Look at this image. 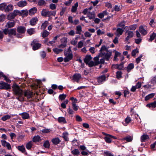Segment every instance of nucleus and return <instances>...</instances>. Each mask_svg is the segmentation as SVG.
Returning <instances> with one entry per match:
<instances>
[{
  "mask_svg": "<svg viewBox=\"0 0 156 156\" xmlns=\"http://www.w3.org/2000/svg\"><path fill=\"white\" fill-rule=\"evenodd\" d=\"M48 21H45L44 22V23H43L41 25V29H43L44 30L45 29L47 26L48 25Z\"/></svg>",
  "mask_w": 156,
  "mask_h": 156,
  "instance_id": "nucleus-44",
  "label": "nucleus"
},
{
  "mask_svg": "<svg viewBox=\"0 0 156 156\" xmlns=\"http://www.w3.org/2000/svg\"><path fill=\"white\" fill-rule=\"evenodd\" d=\"M16 30L14 29H10L9 30V35H16Z\"/></svg>",
  "mask_w": 156,
  "mask_h": 156,
  "instance_id": "nucleus-40",
  "label": "nucleus"
},
{
  "mask_svg": "<svg viewBox=\"0 0 156 156\" xmlns=\"http://www.w3.org/2000/svg\"><path fill=\"white\" fill-rule=\"evenodd\" d=\"M49 7L52 10H54L56 9L55 5L53 3H51Z\"/></svg>",
  "mask_w": 156,
  "mask_h": 156,
  "instance_id": "nucleus-64",
  "label": "nucleus"
},
{
  "mask_svg": "<svg viewBox=\"0 0 156 156\" xmlns=\"http://www.w3.org/2000/svg\"><path fill=\"white\" fill-rule=\"evenodd\" d=\"M15 17V16L12 12H11L7 16V18L9 20H10L14 18Z\"/></svg>",
  "mask_w": 156,
  "mask_h": 156,
  "instance_id": "nucleus-49",
  "label": "nucleus"
},
{
  "mask_svg": "<svg viewBox=\"0 0 156 156\" xmlns=\"http://www.w3.org/2000/svg\"><path fill=\"white\" fill-rule=\"evenodd\" d=\"M72 108L74 111H77L79 108V107L76 105V104L72 105Z\"/></svg>",
  "mask_w": 156,
  "mask_h": 156,
  "instance_id": "nucleus-57",
  "label": "nucleus"
},
{
  "mask_svg": "<svg viewBox=\"0 0 156 156\" xmlns=\"http://www.w3.org/2000/svg\"><path fill=\"white\" fill-rule=\"evenodd\" d=\"M112 54L111 51L105 52H102L99 54V57H103L106 60L108 61Z\"/></svg>",
  "mask_w": 156,
  "mask_h": 156,
  "instance_id": "nucleus-2",
  "label": "nucleus"
},
{
  "mask_svg": "<svg viewBox=\"0 0 156 156\" xmlns=\"http://www.w3.org/2000/svg\"><path fill=\"white\" fill-rule=\"evenodd\" d=\"M155 94V93H152L146 96L145 98V100L147 101L150 99L152 98L154 96Z\"/></svg>",
  "mask_w": 156,
  "mask_h": 156,
  "instance_id": "nucleus-32",
  "label": "nucleus"
},
{
  "mask_svg": "<svg viewBox=\"0 0 156 156\" xmlns=\"http://www.w3.org/2000/svg\"><path fill=\"white\" fill-rule=\"evenodd\" d=\"M38 41L37 39H34L31 43L32 46V48L33 50H36L39 49L41 46V44L38 43Z\"/></svg>",
  "mask_w": 156,
  "mask_h": 156,
  "instance_id": "nucleus-4",
  "label": "nucleus"
},
{
  "mask_svg": "<svg viewBox=\"0 0 156 156\" xmlns=\"http://www.w3.org/2000/svg\"><path fill=\"white\" fill-rule=\"evenodd\" d=\"M65 55H66V57L63 58L64 62H68V51H65Z\"/></svg>",
  "mask_w": 156,
  "mask_h": 156,
  "instance_id": "nucleus-36",
  "label": "nucleus"
},
{
  "mask_svg": "<svg viewBox=\"0 0 156 156\" xmlns=\"http://www.w3.org/2000/svg\"><path fill=\"white\" fill-rule=\"evenodd\" d=\"M15 23L14 21L9 22L7 23L6 27L8 28L13 27L15 25Z\"/></svg>",
  "mask_w": 156,
  "mask_h": 156,
  "instance_id": "nucleus-28",
  "label": "nucleus"
},
{
  "mask_svg": "<svg viewBox=\"0 0 156 156\" xmlns=\"http://www.w3.org/2000/svg\"><path fill=\"white\" fill-rule=\"evenodd\" d=\"M24 96L28 98H30L33 96V93L30 90H26L24 92Z\"/></svg>",
  "mask_w": 156,
  "mask_h": 156,
  "instance_id": "nucleus-9",
  "label": "nucleus"
},
{
  "mask_svg": "<svg viewBox=\"0 0 156 156\" xmlns=\"http://www.w3.org/2000/svg\"><path fill=\"white\" fill-rule=\"evenodd\" d=\"M121 53L117 51H115V55L114 57L113 60L115 61H118V59L117 58L118 57H120L121 56Z\"/></svg>",
  "mask_w": 156,
  "mask_h": 156,
  "instance_id": "nucleus-26",
  "label": "nucleus"
},
{
  "mask_svg": "<svg viewBox=\"0 0 156 156\" xmlns=\"http://www.w3.org/2000/svg\"><path fill=\"white\" fill-rule=\"evenodd\" d=\"M37 11V9L36 7H34L30 9L29 12V14L30 15H34Z\"/></svg>",
  "mask_w": 156,
  "mask_h": 156,
  "instance_id": "nucleus-22",
  "label": "nucleus"
},
{
  "mask_svg": "<svg viewBox=\"0 0 156 156\" xmlns=\"http://www.w3.org/2000/svg\"><path fill=\"white\" fill-rule=\"evenodd\" d=\"M151 83L154 85L156 83V75L154 76L152 78L151 80Z\"/></svg>",
  "mask_w": 156,
  "mask_h": 156,
  "instance_id": "nucleus-58",
  "label": "nucleus"
},
{
  "mask_svg": "<svg viewBox=\"0 0 156 156\" xmlns=\"http://www.w3.org/2000/svg\"><path fill=\"white\" fill-rule=\"evenodd\" d=\"M13 6L11 5H9L7 6L5 8V12L11 11L13 9Z\"/></svg>",
  "mask_w": 156,
  "mask_h": 156,
  "instance_id": "nucleus-29",
  "label": "nucleus"
},
{
  "mask_svg": "<svg viewBox=\"0 0 156 156\" xmlns=\"http://www.w3.org/2000/svg\"><path fill=\"white\" fill-rule=\"evenodd\" d=\"M27 5V2L26 1H21L18 2L17 3L18 6L20 7H23Z\"/></svg>",
  "mask_w": 156,
  "mask_h": 156,
  "instance_id": "nucleus-16",
  "label": "nucleus"
},
{
  "mask_svg": "<svg viewBox=\"0 0 156 156\" xmlns=\"http://www.w3.org/2000/svg\"><path fill=\"white\" fill-rule=\"evenodd\" d=\"M146 106L149 108H154L156 107V101H154L153 102L147 104Z\"/></svg>",
  "mask_w": 156,
  "mask_h": 156,
  "instance_id": "nucleus-23",
  "label": "nucleus"
},
{
  "mask_svg": "<svg viewBox=\"0 0 156 156\" xmlns=\"http://www.w3.org/2000/svg\"><path fill=\"white\" fill-rule=\"evenodd\" d=\"M20 15H21L23 16H27L28 15V11L27 9L22 10L20 11Z\"/></svg>",
  "mask_w": 156,
  "mask_h": 156,
  "instance_id": "nucleus-24",
  "label": "nucleus"
},
{
  "mask_svg": "<svg viewBox=\"0 0 156 156\" xmlns=\"http://www.w3.org/2000/svg\"><path fill=\"white\" fill-rule=\"evenodd\" d=\"M53 51L57 54H58L62 52L63 50L62 49H59L57 48H55L53 49Z\"/></svg>",
  "mask_w": 156,
  "mask_h": 156,
  "instance_id": "nucleus-48",
  "label": "nucleus"
},
{
  "mask_svg": "<svg viewBox=\"0 0 156 156\" xmlns=\"http://www.w3.org/2000/svg\"><path fill=\"white\" fill-rule=\"evenodd\" d=\"M139 31L142 34L145 35L147 33V31L144 28L143 26H140L139 28Z\"/></svg>",
  "mask_w": 156,
  "mask_h": 156,
  "instance_id": "nucleus-20",
  "label": "nucleus"
},
{
  "mask_svg": "<svg viewBox=\"0 0 156 156\" xmlns=\"http://www.w3.org/2000/svg\"><path fill=\"white\" fill-rule=\"evenodd\" d=\"M106 76L105 75H102L99 76L97 79L98 83L101 84L105 80Z\"/></svg>",
  "mask_w": 156,
  "mask_h": 156,
  "instance_id": "nucleus-8",
  "label": "nucleus"
},
{
  "mask_svg": "<svg viewBox=\"0 0 156 156\" xmlns=\"http://www.w3.org/2000/svg\"><path fill=\"white\" fill-rule=\"evenodd\" d=\"M70 100L72 101V104H75L76 103H77L78 100L74 97H71L70 98Z\"/></svg>",
  "mask_w": 156,
  "mask_h": 156,
  "instance_id": "nucleus-46",
  "label": "nucleus"
},
{
  "mask_svg": "<svg viewBox=\"0 0 156 156\" xmlns=\"http://www.w3.org/2000/svg\"><path fill=\"white\" fill-rule=\"evenodd\" d=\"M56 13V11H48L47 16L48 17H50L51 16H55Z\"/></svg>",
  "mask_w": 156,
  "mask_h": 156,
  "instance_id": "nucleus-38",
  "label": "nucleus"
},
{
  "mask_svg": "<svg viewBox=\"0 0 156 156\" xmlns=\"http://www.w3.org/2000/svg\"><path fill=\"white\" fill-rule=\"evenodd\" d=\"M19 115H21L22 118L23 119H28L30 118L29 114L26 112L20 113Z\"/></svg>",
  "mask_w": 156,
  "mask_h": 156,
  "instance_id": "nucleus-10",
  "label": "nucleus"
},
{
  "mask_svg": "<svg viewBox=\"0 0 156 156\" xmlns=\"http://www.w3.org/2000/svg\"><path fill=\"white\" fill-rule=\"evenodd\" d=\"M11 117V116L9 115H4L1 118V120L3 121H5L7 119H9Z\"/></svg>",
  "mask_w": 156,
  "mask_h": 156,
  "instance_id": "nucleus-41",
  "label": "nucleus"
},
{
  "mask_svg": "<svg viewBox=\"0 0 156 156\" xmlns=\"http://www.w3.org/2000/svg\"><path fill=\"white\" fill-rule=\"evenodd\" d=\"M42 37H47L49 34V33L46 30H45L42 33Z\"/></svg>",
  "mask_w": 156,
  "mask_h": 156,
  "instance_id": "nucleus-43",
  "label": "nucleus"
},
{
  "mask_svg": "<svg viewBox=\"0 0 156 156\" xmlns=\"http://www.w3.org/2000/svg\"><path fill=\"white\" fill-rule=\"evenodd\" d=\"M32 146V143L31 141L27 143L26 145V148L29 150H30Z\"/></svg>",
  "mask_w": 156,
  "mask_h": 156,
  "instance_id": "nucleus-39",
  "label": "nucleus"
},
{
  "mask_svg": "<svg viewBox=\"0 0 156 156\" xmlns=\"http://www.w3.org/2000/svg\"><path fill=\"white\" fill-rule=\"evenodd\" d=\"M27 32L29 35H31L35 33V29L33 28H31L28 29L27 30Z\"/></svg>",
  "mask_w": 156,
  "mask_h": 156,
  "instance_id": "nucleus-35",
  "label": "nucleus"
},
{
  "mask_svg": "<svg viewBox=\"0 0 156 156\" xmlns=\"http://www.w3.org/2000/svg\"><path fill=\"white\" fill-rule=\"evenodd\" d=\"M6 6V4L5 3H2L0 4V9L2 10H5Z\"/></svg>",
  "mask_w": 156,
  "mask_h": 156,
  "instance_id": "nucleus-47",
  "label": "nucleus"
},
{
  "mask_svg": "<svg viewBox=\"0 0 156 156\" xmlns=\"http://www.w3.org/2000/svg\"><path fill=\"white\" fill-rule=\"evenodd\" d=\"M58 121L60 123H65L66 122L65 118L62 117H60L58 119Z\"/></svg>",
  "mask_w": 156,
  "mask_h": 156,
  "instance_id": "nucleus-25",
  "label": "nucleus"
},
{
  "mask_svg": "<svg viewBox=\"0 0 156 156\" xmlns=\"http://www.w3.org/2000/svg\"><path fill=\"white\" fill-rule=\"evenodd\" d=\"M149 139V137L148 135L146 134H144L141 137V141L142 142H145V141L148 140Z\"/></svg>",
  "mask_w": 156,
  "mask_h": 156,
  "instance_id": "nucleus-17",
  "label": "nucleus"
},
{
  "mask_svg": "<svg viewBox=\"0 0 156 156\" xmlns=\"http://www.w3.org/2000/svg\"><path fill=\"white\" fill-rule=\"evenodd\" d=\"M48 11L46 9H43L41 12V14L42 16H47Z\"/></svg>",
  "mask_w": 156,
  "mask_h": 156,
  "instance_id": "nucleus-51",
  "label": "nucleus"
},
{
  "mask_svg": "<svg viewBox=\"0 0 156 156\" xmlns=\"http://www.w3.org/2000/svg\"><path fill=\"white\" fill-rule=\"evenodd\" d=\"M131 119L130 117L127 116V118L125 119V123L124 125L125 126H126L127 124L129 123L131 121Z\"/></svg>",
  "mask_w": 156,
  "mask_h": 156,
  "instance_id": "nucleus-37",
  "label": "nucleus"
},
{
  "mask_svg": "<svg viewBox=\"0 0 156 156\" xmlns=\"http://www.w3.org/2000/svg\"><path fill=\"white\" fill-rule=\"evenodd\" d=\"M66 97V95L65 94H61L59 95V99L61 101L65 99Z\"/></svg>",
  "mask_w": 156,
  "mask_h": 156,
  "instance_id": "nucleus-63",
  "label": "nucleus"
},
{
  "mask_svg": "<svg viewBox=\"0 0 156 156\" xmlns=\"http://www.w3.org/2000/svg\"><path fill=\"white\" fill-rule=\"evenodd\" d=\"M41 137L39 136H34L33 138V141L34 142H37L40 141Z\"/></svg>",
  "mask_w": 156,
  "mask_h": 156,
  "instance_id": "nucleus-30",
  "label": "nucleus"
},
{
  "mask_svg": "<svg viewBox=\"0 0 156 156\" xmlns=\"http://www.w3.org/2000/svg\"><path fill=\"white\" fill-rule=\"evenodd\" d=\"M124 31V30L122 29L118 28L117 29L115 34L119 37L120 35H122Z\"/></svg>",
  "mask_w": 156,
  "mask_h": 156,
  "instance_id": "nucleus-13",
  "label": "nucleus"
},
{
  "mask_svg": "<svg viewBox=\"0 0 156 156\" xmlns=\"http://www.w3.org/2000/svg\"><path fill=\"white\" fill-rule=\"evenodd\" d=\"M76 34H80L82 32V27L81 26L79 25L76 27Z\"/></svg>",
  "mask_w": 156,
  "mask_h": 156,
  "instance_id": "nucleus-34",
  "label": "nucleus"
},
{
  "mask_svg": "<svg viewBox=\"0 0 156 156\" xmlns=\"http://www.w3.org/2000/svg\"><path fill=\"white\" fill-rule=\"evenodd\" d=\"M2 145L4 147H6L8 150L11 149V146L10 144L7 142L5 140H1V141Z\"/></svg>",
  "mask_w": 156,
  "mask_h": 156,
  "instance_id": "nucleus-7",
  "label": "nucleus"
},
{
  "mask_svg": "<svg viewBox=\"0 0 156 156\" xmlns=\"http://www.w3.org/2000/svg\"><path fill=\"white\" fill-rule=\"evenodd\" d=\"M10 88V84L2 81L0 82V89L8 90Z\"/></svg>",
  "mask_w": 156,
  "mask_h": 156,
  "instance_id": "nucleus-3",
  "label": "nucleus"
},
{
  "mask_svg": "<svg viewBox=\"0 0 156 156\" xmlns=\"http://www.w3.org/2000/svg\"><path fill=\"white\" fill-rule=\"evenodd\" d=\"M44 147L46 148H48L50 147V143L48 140H46L43 144Z\"/></svg>",
  "mask_w": 156,
  "mask_h": 156,
  "instance_id": "nucleus-42",
  "label": "nucleus"
},
{
  "mask_svg": "<svg viewBox=\"0 0 156 156\" xmlns=\"http://www.w3.org/2000/svg\"><path fill=\"white\" fill-rule=\"evenodd\" d=\"M68 134L67 132L64 133H63V137L64 139L66 140H68Z\"/></svg>",
  "mask_w": 156,
  "mask_h": 156,
  "instance_id": "nucleus-59",
  "label": "nucleus"
},
{
  "mask_svg": "<svg viewBox=\"0 0 156 156\" xmlns=\"http://www.w3.org/2000/svg\"><path fill=\"white\" fill-rule=\"evenodd\" d=\"M94 62L95 63V65H98L100 64L99 61V58L98 57H96L94 58Z\"/></svg>",
  "mask_w": 156,
  "mask_h": 156,
  "instance_id": "nucleus-61",
  "label": "nucleus"
},
{
  "mask_svg": "<svg viewBox=\"0 0 156 156\" xmlns=\"http://www.w3.org/2000/svg\"><path fill=\"white\" fill-rule=\"evenodd\" d=\"M95 63L92 61H91L89 62L88 63H87V65H88L90 67L97 66V65H95Z\"/></svg>",
  "mask_w": 156,
  "mask_h": 156,
  "instance_id": "nucleus-54",
  "label": "nucleus"
},
{
  "mask_svg": "<svg viewBox=\"0 0 156 156\" xmlns=\"http://www.w3.org/2000/svg\"><path fill=\"white\" fill-rule=\"evenodd\" d=\"M78 6V3L76 2L75 4L73 6L71 10V12H75L77 10Z\"/></svg>",
  "mask_w": 156,
  "mask_h": 156,
  "instance_id": "nucleus-33",
  "label": "nucleus"
},
{
  "mask_svg": "<svg viewBox=\"0 0 156 156\" xmlns=\"http://www.w3.org/2000/svg\"><path fill=\"white\" fill-rule=\"evenodd\" d=\"M126 34H127V36L125 38V41L128 43H129V40L133 37V33L132 31L127 30L126 31Z\"/></svg>",
  "mask_w": 156,
  "mask_h": 156,
  "instance_id": "nucleus-5",
  "label": "nucleus"
},
{
  "mask_svg": "<svg viewBox=\"0 0 156 156\" xmlns=\"http://www.w3.org/2000/svg\"><path fill=\"white\" fill-rule=\"evenodd\" d=\"M156 37V34L153 32L150 36V38L149 40V41H152L153 40L155 37Z\"/></svg>",
  "mask_w": 156,
  "mask_h": 156,
  "instance_id": "nucleus-45",
  "label": "nucleus"
},
{
  "mask_svg": "<svg viewBox=\"0 0 156 156\" xmlns=\"http://www.w3.org/2000/svg\"><path fill=\"white\" fill-rule=\"evenodd\" d=\"M139 52L138 49L136 48V49L133 50L132 52V55L133 56H135L136 54Z\"/></svg>",
  "mask_w": 156,
  "mask_h": 156,
  "instance_id": "nucleus-55",
  "label": "nucleus"
},
{
  "mask_svg": "<svg viewBox=\"0 0 156 156\" xmlns=\"http://www.w3.org/2000/svg\"><path fill=\"white\" fill-rule=\"evenodd\" d=\"M13 92L14 94L17 95L16 99L21 101L24 100L23 91L20 87L16 84H14L12 86Z\"/></svg>",
  "mask_w": 156,
  "mask_h": 156,
  "instance_id": "nucleus-1",
  "label": "nucleus"
},
{
  "mask_svg": "<svg viewBox=\"0 0 156 156\" xmlns=\"http://www.w3.org/2000/svg\"><path fill=\"white\" fill-rule=\"evenodd\" d=\"M72 154L74 155H77L80 153V152L78 149H76L72 151Z\"/></svg>",
  "mask_w": 156,
  "mask_h": 156,
  "instance_id": "nucleus-53",
  "label": "nucleus"
},
{
  "mask_svg": "<svg viewBox=\"0 0 156 156\" xmlns=\"http://www.w3.org/2000/svg\"><path fill=\"white\" fill-rule=\"evenodd\" d=\"M108 47L105 46V45H102L100 50V53L110 51L111 50H108Z\"/></svg>",
  "mask_w": 156,
  "mask_h": 156,
  "instance_id": "nucleus-19",
  "label": "nucleus"
},
{
  "mask_svg": "<svg viewBox=\"0 0 156 156\" xmlns=\"http://www.w3.org/2000/svg\"><path fill=\"white\" fill-rule=\"evenodd\" d=\"M61 44L58 46L59 48H62L65 47L66 45V43L67 41V39L66 37H63L61 39Z\"/></svg>",
  "mask_w": 156,
  "mask_h": 156,
  "instance_id": "nucleus-6",
  "label": "nucleus"
},
{
  "mask_svg": "<svg viewBox=\"0 0 156 156\" xmlns=\"http://www.w3.org/2000/svg\"><path fill=\"white\" fill-rule=\"evenodd\" d=\"M87 15V17L89 18L90 19H93L94 18V14L93 12H89Z\"/></svg>",
  "mask_w": 156,
  "mask_h": 156,
  "instance_id": "nucleus-31",
  "label": "nucleus"
},
{
  "mask_svg": "<svg viewBox=\"0 0 156 156\" xmlns=\"http://www.w3.org/2000/svg\"><path fill=\"white\" fill-rule=\"evenodd\" d=\"M105 141L107 143H110L112 142L111 138L108 136H105L104 138Z\"/></svg>",
  "mask_w": 156,
  "mask_h": 156,
  "instance_id": "nucleus-62",
  "label": "nucleus"
},
{
  "mask_svg": "<svg viewBox=\"0 0 156 156\" xmlns=\"http://www.w3.org/2000/svg\"><path fill=\"white\" fill-rule=\"evenodd\" d=\"M123 140H126L127 142H131L132 140V138L131 136H127L123 139Z\"/></svg>",
  "mask_w": 156,
  "mask_h": 156,
  "instance_id": "nucleus-50",
  "label": "nucleus"
},
{
  "mask_svg": "<svg viewBox=\"0 0 156 156\" xmlns=\"http://www.w3.org/2000/svg\"><path fill=\"white\" fill-rule=\"evenodd\" d=\"M122 73L120 71H117L116 72V77L117 79H119L122 78Z\"/></svg>",
  "mask_w": 156,
  "mask_h": 156,
  "instance_id": "nucleus-56",
  "label": "nucleus"
},
{
  "mask_svg": "<svg viewBox=\"0 0 156 156\" xmlns=\"http://www.w3.org/2000/svg\"><path fill=\"white\" fill-rule=\"evenodd\" d=\"M45 3V2L44 0H40L38 2V5L39 6H42Z\"/></svg>",
  "mask_w": 156,
  "mask_h": 156,
  "instance_id": "nucleus-60",
  "label": "nucleus"
},
{
  "mask_svg": "<svg viewBox=\"0 0 156 156\" xmlns=\"http://www.w3.org/2000/svg\"><path fill=\"white\" fill-rule=\"evenodd\" d=\"M134 67L133 64L130 63L129 64L127 68V70L128 72L129 73L132 69H133Z\"/></svg>",
  "mask_w": 156,
  "mask_h": 156,
  "instance_id": "nucleus-27",
  "label": "nucleus"
},
{
  "mask_svg": "<svg viewBox=\"0 0 156 156\" xmlns=\"http://www.w3.org/2000/svg\"><path fill=\"white\" fill-rule=\"evenodd\" d=\"M103 154L105 156H114L109 151H105Z\"/></svg>",
  "mask_w": 156,
  "mask_h": 156,
  "instance_id": "nucleus-52",
  "label": "nucleus"
},
{
  "mask_svg": "<svg viewBox=\"0 0 156 156\" xmlns=\"http://www.w3.org/2000/svg\"><path fill=\"white\" fill-rule=\"evenodd\" d=\"M73 77L74 81L78 83L80 79L81 78V76L79 74H76L73 75Z\"/></svg>",
  "mask_w": 156,
  "mask_h": 156,
  "instance_id": "nucleus-11",
  "label": "nucleus"
},
{
  "mask_svg": "<svg viewBox=\"0 0 156 156\" xmlns=\"http://www.w3.org/2000/svg\"><path fill=\"white\" fill-rule=\"evenodd\" d=\"M51 141L52 142L53 144L55 145H56L59 144L61 142V140L58 137H56L53 138L51 140Z\"/></svg>",
  "mask_w": 156,
  "mask_h": 156,
  "instance_id": "nucleus-14",
  "label": "nucleus"
},
{
  "mask_svg": "<svg viewBox=\"0 0 156 156\" xmlns=\"http://www.w3.org/2000/svg\"><path fill=\"white\" fill-rule=\"evenodd\" d=\"M17 31L20 33L23 34L26 31V28L25 27L23 26H20L19 27L17 28Z\"/></svg>",
  "mask_w": 156,
  "mask_h": 156,
  "instance_id": "nucleus-15",
  "label": "nucleus"
},
{
  "mask_svg": "<svg viewBox=\"0 0 156 156\" xmlns=\"http://www.w3.org/2000/svg\"><path fill=\"white\" fill-rule=\"evenodd\" d=\"M38 21V19L37 17L34 18L30 21V24L32 26L35 25Z\"/></svg>",
  "mask_w": 156,
  "mask_h": 156,
  "instance_id": "nucleus-18",
  "label": "nucleus"
},
{
  "mask_svg": "<svg viewBox=\"0 0 156 156\" xmlns=\"http://www.w3.org/2000/svg\"><path fill=\"white\" fill-rule=\"evenodd\" d=\"M92 58L90 55H86L84 59V62L87 64L91 61Z\"/></svg>",
  "mask_w": 156,
  "mask_h": 156,
  "instance_id": "nucleus-21",
  "label": "nucleus"
},
{
  "mask_svg": "<svg viewBox=\"0 0 156 156\" xmlns=\"http://www.w3.org/2000/svg\"><path fill=\"white\" fill-rule=\"evenodd\" d=\"M18 150L22 153H24L25 154H27L24 146L23 145L18 146L17 147Z\"/></svg>",
  "mask_w": 156,
  "mask_h": 156,
  "instance_id": "nucleus-12",
  "label": "nucleus"
}]
</instances>
